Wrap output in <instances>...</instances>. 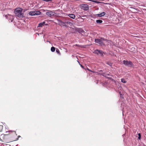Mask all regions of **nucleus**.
<instances>
[{"instance_id": "1", "label": "nucleus", "mask_w": 146, "mask_h": 146, "mask_svg": "<svg viewBox=\"0 0 146 146\" xmlns=\"http://www.w3.org/2000/svg\"><path fill=\"white\" fill-rule=\"evenodd\" d=\"M23 9L21 8H18L16 9L14 11V13L16 16L22 19L24 17L23 16V14L22 13Z\"/></svg>"}, {"instance_id": "2", "label": "nucleus", "mask_w": 146, "mask_h": 146, "mask_svg": "<svg viewBox=\"0 0 146 146\" xmlns=\"http://www.w3.org/2000/svg\"><path fill=\"white\" fill-rule=\"evenodd\" d=\"M106 41V39H105L104 38H101L100 39H95V42L101 45H104V41Z\"/></svg>"}, {"instance_id": "3", "label": "nucleus", "mask_w": 146, "mask_h": 146, "mask_svg": "<svg viewBox=\"0 0 146 146\" xmlns=\"http://www.w3.org/2000/svg\"><path fill=\"white\" fill-rule=\"evenodd\" d=\"M123 63L125 66L129 67H132L133 66V64L131 61H128L127 60H123Z\"/></svg>"}, {"instance_id": "4", "label": "nucleus", "mask_w": 146, "mask_h": 146, "mask_svg": "<svg viewBox=\"0 0 146 146\" xmlns=\"http://www.w3.org/2000/svg\"><path fill=\"white\" fill-rule=\"evenodd\" d=\"M41 12L39 11H30L29 14L31 16H34L35 15H40Z\"/></svg>"}, {"instance_id": "5", "label": "nucleus", "mask_w": 146, "mask_h": 146, "mask_svg": "<svg viewBox=\"0 0 146 146\" xmlns=\"http://www.w3.org/2000/svg\"><path fill=\"white\" fill-rule=\"evenodd\" d=\"M94 53L101 56H102L103 55L102 51L101 50H99L98 49L95 50L94 51Z\"/></svg>"}, {"instance_id": "6", "label": "nucleus", "mask_w": 146, "mask_h": 146, "mask_svg": "<svg viewBox=\"0 0 146 146\" xmlns=\"http://www.w3.org/2000/svg\"><path fill=\"white\" fill-rule=\"evenodd\" d=\"M54 13H54L51 11H48L46 13V14L50 17L54 16Z\"/></svg>"}, {"instance_id": "7", "label": "nucleus", "mask_w": 146, "mask_h": 146, "mask_svg": "<svg viewBox=\"0 0 146 146\" xmlns=\"http://www.w3.org/2000/svg\"><path fill=\"white\" fill-rule=\"evenodd\" d=\"M76 31L79 33L82 34V35H84L85 34V32L82 28H78L76 30Z\"/></svg>"}, {"instance_id": "8", "label": "nucleus", "mask_w": 146, "mask_h": 146, "mask_svg": "<svg viewBox=\"0 0 146 146\" xmlns=\"http://www.w3.org/2000/svg\"><path fill=\"white\" fill-rule=\"evenodd\" d=\"M82 7L83 9L85 10H87L88 9V6L86 4H84L82 6Z\"/></svg>"}, {"instance_id": "9", "label": "nucleus", "mask_w": 146, "mask_h": 146, "mask_svg": "<svg viewBox=\"0 0 146 146\" xmlns=\"http://www.w3.org/2000/svg\"><path fill=\"white\" fill-rule=\"evenodd\" d=\"M106 14V13L103 12L102 13L97 14L96 15V16L98 17H102L105 15Z\"/></svg>"}, {"instance_id": "10", "label": "nucleus", "mask_w": 146, "mask_h": 146, "mask_svg": "<svg viewBox=\"0 0 146 146\" xmlns=\"http://www.w3.org/2000/svg\"><path fill=\"white\" fill-rule=\"evenodd\" d=\"M5 17L6 18H7L8 17L11 19V22H12L13 21V20L14 19L13 18V16L12 15H6L5 16Z\"/></svg>"}, {"instance_id": "11", "label": "nucleus", "mask_w": 146, "mask_h": 146, "mask_svg": "<svg viewBox=\"0 0 146 146\" xmlns=\"http://www.w3.org/2000/svg\"><path fill=\"white\" fill-rule=\"evenodd\" d=\"M68 16H69L70 17L73 19H74L75 18V15L74 14H70L68 15Z\"/></svg>"}, {"instance_id": "12", "label": "nucleus", "mask_w": 146, "mask_h": 146, "mask_svg": "<svg viewBox=\"0 0 146 146\" xmlns=\"http://www.w3.org/2000/svg\"><path fill=\"white\" fill-rule=\"evenodd\" d=\"M45 22L44 21L43 22L40 23L38 24V26H37V27H42L43 26H44V24L45 23Z\"/></svg>"}, {"instance_id": "13", "label": "nucleus", "mask_w": 146, "mask_h": 146, "mask_svg": "<svg viewBox=\"0 0 146 146\" xmlns=\"http://www.w3.org/2000/svg\"><path fill=\"white\" fill-rule=\"evenodd\" d=\"M58 21V24L61 26H65V25H63L62 23L60 22V21H62L61 20H57Z\"/></svg>"}, {"instance_id": "14", "label": "nucleus", "mask_w": 146, "mask_h": 146, "mask_svg": "<svg viewBox=\"0 0 146 146\" xmlns=\"http://www.w3.org/2000/svg\"><path fill=\"white\" fill-rule=\"evenodd\" d=\"M96 22L98 24H100L102 23L103 22V21L102 20H98L96 21Z\"/></svg>"}, {"instance_id": "15", "label": "nucleus", "mask_w": 146, "mask_h": 146, "mask_svg": "<svg viewBox=\"0 0 146 146\" xmlns=\"http://www.w3.org/2000/svg\"><path fill=\"white\" fill-rule=\"evenodd\" d=\"M55 48L54 47H52L51 48V50L52 52H54L55 51Z\"/></svg>"}, {"instance_id": "16", "label": "nucleus", "mask_w": 146, "mask_h": 146, "mask_svg": "<svg viewBox=\"0 0 146 146\" xmlns=\"http://www.w3.org/2000/svg\"><path fill=\"white\" fill-rule=\"evenodd\" d=\"M121 82L125 83L126 82V81L125 80L124 78H122L121 80Z\"/></svg>"}, {"instance_id": "17", "label": "nucleus", "mask_w": 146, "mask_h": 146, "mask_svg": "<svg viewBox=\"0 0 146 146\" xmlns=\"http://www.w3.org/2000/svg\"><path fill=\"white\" fill-rule=\"evenodd\" d=\"M56 52L57 53H58V54H59V55H60V53L59 50L58 49V48L56 49Z\"/></svg>"}, {"instance_id": "18", "label": "nucleus", "mask_w": 146, "mask_h": 146, "mask_svg": "<svg viewBox=\"0 0 146 146\" xmlns=\"http://www.w3.org/2000/svg\"><path fill=\"white\" fill-rule=\"evenodd\" d=\"M66 23L67 24H68L70 26H72L73 24L72 23V22H70L68 21V22H66Z\"/></svg>"}, {"instance_id": "19", "label": "nucleus", "mask_w": 146, "mask_h": 146, "mask_svg": "<svg viewBox=\"0 0 146 146\" xmlns=\"http://www.w3.org/2000/svg\"><path fill=\"white\" fill-rule=\"evenodd\" d=\"M60 21L61 22V23H62L63 25H65V26H66V24H67L66 23V22H63L62 21Z\"/></svg>"}, {"instance_id": "20", "label": "nucleus", "mask_w": 146, "mask_h": 146, "mask_svg": "<svg viewBox=\"0 0 146 146\" xmlns=\"http://www.w3.org/2000/svg\"><path fill=\"white\" fill-rule=\"evenodd\" d=\"M138 138L140 140L141 138V134L140 133H138Z\"/></svg>"}, {"instance_id": "21", "label": "nucleus", "mask_w": 146, "mask_h": 146, "mask_svg": "<svg viewBox=\"0 0 146 146\" xmlns=\"http://www.w3.org/2000/svg\"><path fill=\"white\" fill-rule=\"evenodd\" d=\"M106 64H108V65H109L110 66H111L112 64V63H111V62H107Z\"/></svg>"}, {"instance_id": "22", "label": "nucleus", "mask_w": 146, "mask_h": 146, "mask_svg": "<svg viewBox=\"0 0 146 146\" xmlns=\"http://www.w3.org/2000/svg\"><path fill=\"white\" fill-rule=\"evenodd\" d=\"M93 1L94 2H95V3H100V2H99V1Z\"/></svg>"}, {"instance_id": "23", "label": "nucleus", "mask_w": 146, "mask_h": 146, "mask_svg": "<svg viewBox=\"0 0 146 146\" xmlns=\"http://www.w3.org/2000/svg\"><path fill=\"white\" fill-rule=\"evenodd\" d=\"M53 0H42V1H46V2H49L50 1H52Z\"/></svg>"}, {"instance_id": "24", "label": "nucleus", "mask_w": 146, "mask_h": 146, "mask_svg": "<svg viewBox=\"0 0 146 146\" xmlns=\"http://www.w3.org/2000/svg\"><path fill=\"white\" fill-rule=\"evenodd\" d=\"M80 65L81 67H82L83 68H84V66L82 65Z\"/></svg>"}, {"instance_id": "25", "label": "nucleus", "mask_w": 146, "mask_h": 146, "mask_svg": "<svg viewBox=\"0 0 146 146\" xmlns=\"http://www.w3.org/2000/svg\"><path fill=\"white\" fill-rule=\"evenodd\" d=\"M87 69H88V70H89V71H91V72H92V71H91L90 70H89L88 68H87Z\"/></svg>"}, {"instance_id": "26", "label": "nucleus", "mask_w": 146, "mask_h": 146, "mask_svg": "<svg viewBox=\"0 0 146 146\" xmlns=\"http://www.w3.org/2000/svg\"><path fill=\"white\" fill-rule=\"evenodd\" d=\"M13 132H14L16 134V132L15 131H13Z\"/></svg>"}, {"instance_id": "27", "label": "nucleus", "mask_w": 146, "mask_h": 146, "mask_svg": "<svg viewBox=\"0 0 146 146\" xmlns=\"http://www.w3.org/2000/svg\"><path fill=\"white\" fill-rule=\"evenodd\" d=\"M47 42H49V43H50V41H49L47 40Z\"/></svg>"}, {"instance_id": "28", "label": "nucleus", "mask_w": 146, "mask_h": 146, "mask_svg": "<svg viewBox=\"0 0 146 146\" xmlns=\"http://www.w3.org/2000/svg\"><path fill=\"white\" fill-rule=\"evenodd\" d=\"M107 74L108 75V76L110 75V74Z\"/></svg>"}, {"instance_id": "29", "label": "nucleus", "mask_w": 146, "mask_h": 146, "mask_svg": "<svg viewBox=\"0 0 146 146\" xmlns=\"http://www.w3.org/2000/svg\"><path fill=\"white\" fill-rule=\"evenodd\" d=\"M136 37H139V36H136Z\"/></svg>"}, {"instance_id": "30", "label": "nucleus", "mask_w": 146, "mask_h": 146, "mask_svg": "<svg viewBox=\"0 0 146 146\" xmlns=\"http://www.w3.org/2000/svg\"><path fill=\"white\" fill-rule=\"evenodd\" d=\"M18 137H21V136H19H19H18Z\"/></svg>"}]
</instances>
